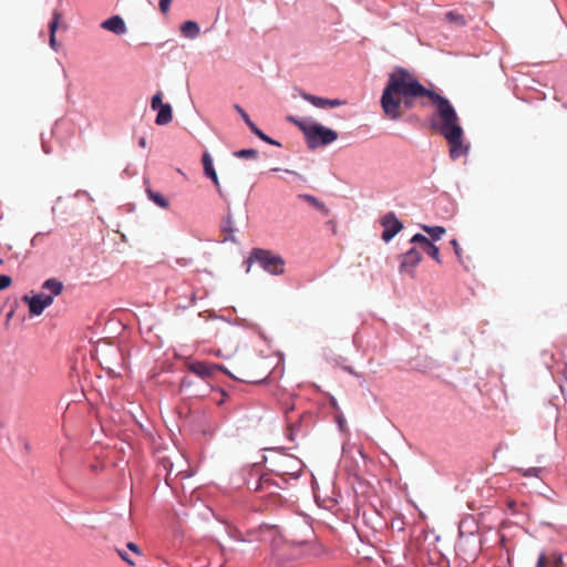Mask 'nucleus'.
<instances>
[{
	"label": "nucleus",
	"instance_id": "nucleus-3",
	"mask_svg": "<svg viewBox=\"0 0 567 567\" xmlns=\"http://www.w3.org/2000/svg\"><path fill=\"white\" fill-rule=\"evenodd\" d=\"M288 121L292 122L303 133L307 145L310 150L333 143L338 138V133L318 123H308L289 116Z\"/></svg>",
	"mask_w": 567,
	"mask_h": 567
},
{
	"label": "nucleus",
	"instance_id": "nucleus-32",
	"mask_svg": "<svg viewBox=\"0 0 567 567\" xmlns=\"http://www.w3.org/2000/svg\"><path fill=\"white\" fill-rule=\"evenodd\" d=\"M127 548H128L131 551H133V553H135V554H137V555H141V554H142V553H141V550H140V548H138V546H137L135 543H132V542L127 543Z\"/></svg>",
	"mask_w": 567,
	"mask_h": 567
},
{
	"label": "nucleus",
	"instance_id": "nucleus-29",
	"mask_svg": "<svg viewBox=\"0 0 567 567\" xmlns=\"http://www.w3.org/2000/svg\"><path fill=\"white\" fill-rule=\"evenodd\" d=\"M451 245H452V247H453V249H454V252H455V255H456L457 259H458L460 261H462V249H461V247H460V244L457 243V240H456V239H452V240H451Z\"/></svg>",
	"mask_w": 567,
	"mask_h": 567
},
{
	"label": "nucleus",
	"instance_id": "nucleus-35",
	"mask_svg": "<svg viewBox=\"0 0 567 567\" xmlns=\"http://www.w3.org/2000/svg\"><path fill=\"white\" fill-rule=\"evenodd\" d=\"M24 449L30 452L31 451V444L30 443H25L24 444Z\"/></svg>",
	"mask_w": 567,
	"mask_h": 567
},
{
	"label": "nucleus",
	"instance_id": "nucleus-14",
	"mask_svg": "<svg viewBox=\"0 0 567 567\" xmlns=\"http://www.w3.org/2000/svg\"><path fill=\"white\" fill-rule=\"evenodd\" d=\"M101 27L115 34H123L126 32L124 20L120 16H114L102 22Z\"/></svg>",
	"mask_w": 567,
	"mask_h": 567
},
{
	"label": "nucleus",
	"instance_id": "nucleus-30",
	"mask_svg": "<svg viewBox=\"0 0 567 567\" xmlns=\"http://www.w3.org/2000/svg\"><path fill=\"white\" fill-rule=\"evenodd\" d=\"M172 0H159V9L163 13H166L169 10Z\"/></svg>",
	"mask_w": 567,
	"mask_h": 567
},
{
	"label": "nucleus",
	"instance_id": "nucleus-37",
	"mask_svg": "<svg viewBox=\"0 0 567 567\" xmlns=\"http://www.w3.org/2000/svg\"><path fill=\"white\" fill-rule=\"evenodd\" d=\"M2 262V260L0 259V264Z\"/></svg>",
	"mask_w": 567,
	"mask_h": 567
},
{
	"label": "nucleus",
	"instance_id": "nucleus-11",
	"mask_svg": "<svg viewBox=\"0 0 567 567\" xmlns=\"http://www.w3.org/2000/svg\"><path fill=\"white\" fill-rule=\"evenodd\" d=\"M202 162H203V167H204L205 175L208 178L212 179V182L214 183L218 194L220 196H223V192H221V188H220L219 179H218L217 173H216V171L214 169V166H213V159H212L210 155L207 152H205L203 154Z\"/></svg>",
	"mask_w": 567,
	"mask_h": 567
},
{
	"label": "nucleus",
	"instance_id": "nucleus-15",
	"mask_svg": "<svg viewBox=\"0 0 567 567\" xmlns=\"http://www.w3.org/2000/svg\"><path fill=\"white\" fill-rule=\"evenodd\" d=\"M537 567H563V557L558 553L549 556L540 554L537 560Z\"/></svg>",
	"mask_w": 567,
	"mask_h": 567
},
{
	"label": "nucleus",
	"instance_id": "nucleus-31",
	"mask_svg": "<svg viewBox=\"0 0 567 567\" xmlns=\"http://www.w3.org/2000/svg\"><path fill=\"white\" fill-rule=\"evenodd\" d=\"M117 553H118L120 557L124 561H126L128 565H131V566L135 565V563L132 559H130V557L127 556V554L125 551L117 549Z\"/></svg>",
	"mask_w": 567,
	"mask_h": 567
},
{
	"label": "nucleus",
	"instance_id": "nucleus-23",
	"mask_svg": "<svg viewBox=\"0 0 567 567\" xmlns=\"http://www.w3.org/2000/svg\"><path fill=\"white\" fill-rule=\"evenodd\" d=\"M255 135H257L261 141L268 143V144H271V145H276V146H280V143L272 140L271 137H269L268 135H266L261 130H259L257 127V125H255L251 130H250Z\"/></svg>",
	"mask_w": 567,
	"mask_h": 567
},
{
	"label": "nucleus",
	"instance_id": "nucleus-19",
	"mask_svg": "<svg viewBox=\"0 0 567 567\" xmlns=\"http://www.w3.org/2000/svg\"><path fill=\"white\" fill-rule=\"evenodd\" d=\"M444 19L446 22H449L450 24H453L457 28H464L467 25V19L465 18V16L460 13L456 10L447 11L444 14Z\"/></svg>",
	"mask_w": 567,
	"mask_h": 567
},
{
	"label": "nucleus",
	"instance_id": "nucleus-18",
	"mask_svg": "<svg viewBox=\"0 0 567 567\" xmlns=\"http://www.w3.org/2000/svg\"><path fill=\"white\" fill-rule=\"evenodd\" d=\"M298 198L301 200L307 202L309 205H311L313 208L319 210L323 216H328L330 210L324 205V203L320 202L317 197L309 195V194H299Z\"/></svg>",
	"mask_w": 567,
	"mask_h": 567
},
{
	"label": "nucleus",
	"instance_id": "nucleus-26",
	"mask_svg": "<svg viewBox=\"0 0 567 567\" xmlns=\"http://www.w3.org/2000/svg\"><path fill=\"white\" fill-rule=\"evenodd\" d=\"M257 151L254 148H247V150H240L235 153L237 157L241 158H256L257 157Z\"/></svg>",
	"mask_w": 567,
	"mask_h": 567
},
{
	"label": "nucleus",
	"instance_id": "nucleus-28",
	"mask_svg": "<svg viewBox=\"0 0 567 567\" xmlns=\"http://www.w3.org/2000/svg\"><path fill=\"white\" fill-rule=\"evenodd\" d=\"M12 279L8 275H0V290L7 289L10 287Z\"/></svg>",
	"mask_w": 567,
	"mask_h": 567
},
{
	"label": "nucleus",
	"instance_id": "nucleus-24",
	"mask_svg": "<svg viewBox=\"0 0 567 567\" xmlns=\"http://www.w3.org/2000/svg\"><path fill=\"white\" fill-rule=\"evenodd\" d=\"M234 109L237 111V113L241 116V118L245 121L247 126L251 130L256 124L250 120L247 112L238 104L234 105Z\"/></svg>",
	"mask_w": 567,
	"mask_h": 567
},
{
	"label": "nucleus",
	"instance_id": "nucleus-36",
	"mask_svg": "<svg viewBox=\"0 0 567 567\" xmlns=\"http://www.w3.org/2000/svg\"><path fill=\"white\" fill-rule=\"evenodd\" d=\"M219 547H220L221 553H224L225 547L223 545H220V544H219Z\"/></svg>",
	"mask_w": 567,
	"mask_h": 567
},
{
	"label": "nucleus",
	"instance_id": "nucleus-9",
	"mask_svg": "<svg viewBox=\"0 0 567 567\" xmlns=\"http://www.w3.org/2000/svg\"><path fill=\"white\" fill-rule=\"evenodd\" d=\"M411 243L419 245L420 249L431 256L436 262H442L439 247L432 244L424 235L415 234L411 238Z\"/></svg>",
	"mask_w": 567,
	"mask_h": 567
},
{
	"label": "nucleus",
	"instance_id": "nucleus-8",
	"mask_svg": "<svg viewBox=\"0 0 567 567\" xmlns=\"http://www.w3.org/2000/svg\"><path fill=\"white\" fill-rule=\"evenodd\" d=\"M381 225L384 230L382 233V239L390 241L403 228V224L396 218L393 213H388L381 218Z\"/></svg>",
	"mask_w": 567,
	"mask_h": 567
},
{
	"label": "nucleus",
	"instance_id": "nucleus-33",
	"mask_svg": "<svg viewBox=\"0 0 567 567\" xmlns=\"http://www.w3.org/2000/svg\"><path fill=\"white\" fill-rule=\"evenodd\" d=\"M138 145H140L141 147H145V146H146V138H145V137H141V138L138 140Z\"/></svg>",
	"mask_w": 567,
	"mask_h": 567
},
{
	"label": "nucleus",
	"instance_id": "nucleus-22",
	"mask_svg": "<svg viewBox=\"0 0 567 567\" xmlns=\"http://www.w3.org/2000/svg\"><path fill=\"white\" fill-rule=\"evenodd\" d=\"M422 229L430 235L433 240H439L444 234L445 228L442 226H426L422 225Z\"/></svg>",
	"mask_w": 567,
	"mask_h": 567
},
{
	"label": "nucleus",
	"instance_id": "nucleus-27",
	"mask_svg": "<svg viewBox=\"0 0 567 567\" xmlns=\"http://www.w3.org/2000/svg\"><path fill=\"white\" fill-rule=\"evenodd\" d=\"M299 429L298 424H290L287 429V436L290 441H295L297 436V431Z\"/></svg>",
	"mask_w": 567,
	"mask_h": 567
},
{
	"label": "nucleus",
	"instance_id": "nucleus-4",
	"mask_svg": "<svg viewBox=\"0 0 567 567\" xmlns=\"http://www.w3.org/2000/svg\"><path fill=\"white\" fill-rule=\"evenodd\" d=\"M248 261L258 262L262 269L271 275H281L285 270V261L279 255L260 248L252 249Z\"/></svg>",
	"mask_w": 567,
	"mask_h": 567
},
{
	"label": "nucleus",
	"instance_id": "nucleus-10",
	"mask_svg": "<svg viewBox=\"0 0 567 567\" xmlns=\"http://www.w3.org/2000/svg\"><path fill=\"white\" fill-rule=\"evenodd\" d=\"M422 259L421 251L416 247H412L401 256L400 271L412 274L413 269Z\"/></svg>",
	"mask_w": 567,
	"mask_h": 567
},
{
	"label": "nucleus",
	"instance_id": "nucleus-6",
	"mask_svg": "<svg viewBox=\"0 0 567 567\" xmlns=\"http://www.w3.org/2000/svg\"><path fill=\"white\" fill-rule=\"evenodd\" d=\"M301 468H302L301 461L293 455H289V454L281 455L275 462V471L280 476H285V475L296 476L300 473Z\"/></svg>",
	"mask_w": 567,
	"mask_h": 567
},
{
	"label": "nucleus",
	"instance_id": "nucleus-20",
	"mask_svg": "<svg viewBox=\"0 0 567 567\" xmlns=\"http://www.w3.org/2000/svg\"><path fill=\"white\" fill-rule=\"evenodd\" d=\"M181 32L185 38L195 39L199 35V27L195 21H186L181 25Z\"/></svg>",
	"mask_w": 567,
	"mask_h": 567
},
{
	"label": "nucleus",
	"instance_id": "nucleus-17",
	"mask_svg": "<svg viewBox=\"0 0 567 567\" xmlns=\"http://www.w3.org/2000/svg\"><path fill=\"white\" fill-rule=\"evenodd\" d=\"M173 120V110L168 103H165L157 110V115L155 118V123L157 125H166L171 123Z\"/></svg>",
	"mask_w": 567,
	"mask_h": 567
},
{
	"label": "nucleus",
	"instance_id": "nucleus-13",
	"mask_svg": "<svg viewBox=\"0 0 567 567\" xmlns=\"http://www.w3.org/2000/svg\"><path fill=\"white\" fill-rule=\"evenodd\" d=\"M254 492H267L275 494L277 484L271 480L268 474L260 475L252 486H249Z\"/></svg>",
	"mask_w": 567,
	"mask_h": 567
},
{
	"label": "nucleus",
	"instance_id": "nucleus-1",
	"mask_svg": "<svg viewBox=\"0 0 567 567\" xmlns=\"http://www.w3.org/2000/svg\"><path fill=\"white\" fill-rule=\"evenodd\" d=\"M380 102L385 116L393 121L401 118L406 110L432 103L439 120L433 118L432 127L446 140L451 158L455 161L467 155L470 145L464 142V131L451 102L423 86L410 71L396 68L390 73Z\"/></svg>",
	"mask_w": 567,
	"mask_h": 567
},
{
	"label": "nucleus",
	"instance_id": "nucleus-2",
	"mask_svg": "<svg viewBox=\"0 0 567 567\" xmlns=\"http://www.w3.org/2000/svg\"><path fill=\"white\" fill-rule=\"evenodd\" d=\"M247 367H237L236 374L227 371L224 367L216 363H208L203 361H195L188 364V370L202 379L212 378L217 371H223L230 375L233 379L246 383H259L267 378L265 373H256L251 368H255L259 362L250 358L247 360Z\"/></svg>",
	"mask_w": 567,
	"mask_h": 567
},
{
	"label": "nucleus",
	"instance_id": "nucleus-16",
	"mask_svg": "<svg viewBox=\"0 0 567 567\" xmlns=\"http://www.w3.org/2000/svg\"><path fill=\"white\" fill-rule=\"evenodd\" d=\"M60 20H61V13H59L58 11H54L53 18L49 24V43H50V47L54 51H56L59 49V43L56 42L55 32L59 27Z\"/></svg>",
	"mask_w": 567,
	"mask_h": 567
},
{
	"label": "nucleus",
	"instance_id": "nucleus-25",
	"mask_svg": "<svg viewBox=\"0 0 567 567\" xmlns=\"http://www.w3.org/2000/svg\"><path fill=\"white\" fill-rule=\"evenodd\" d=\"M165 103H163V93L158 91L151 101V107L154 111H157L161 106H163Z\"/></svg>",
	"mask_w": 567,
	"mask_h": 567
},
{
	"label": "nucleus",
	"instance_id": "nucleus-12",
	"mask_svg": "<svg viewBox=\"0 0 567 567\" xmlns=\"http://www.w3.org/2000/svg\"><path fill=\"white\" fill-rule=\"evenodd\" d=\"M302 97L306 101L310 102L313 106L320 107V109L337 107V106L344 104L343 101L338 100V99L330 100V99H324V97L316 96V95L308 94V93H303Z\"/></svg>",
	"mask_w": 567,
	"mask_h": 567
},
{
	"label": "nucleus",
	"instance_id": "nucleus-21",
	"mask_svg": "<svg viewBox=\"0 0 567 567\" xmlns=\"http://www.w3.org/2000/svg\"><path fill=\"white\" fill-rule=\"evenodd\" d=\"M146 194L148 198L155 203L157 206L162 208H167L169 203L168 200L158 192L153 190L151 187L146 188Z\"/></svg>",
	"mask_w": 567,
	"mask_h": 567
},
{
	"label": "nucleus",
	"instance_id": "nucleus-34",
	"mask_svg": "<svg viewBox=\"0 0 567 567\" xmlns=\"http://www.w3.org/2000/svg\"><path fill=\"white\" fill-rule=\"evenodd\" d=\"M537 472V468H530L528 470L524 475L528 476Z\"/></svg>",
	"mask_w": 567,
	"mask_h": 567
},
{
	"label": "nucleus",
	"instance_id": "nucleus-7",
	"mask_svg": "<svg viewBox=\"0 0 567 567\" xmlns=\"http://www.w3.org/2000/svg\"><path fill=\"white\" fill-rule=\"evenodd\" d=\"M27 307L29 318H32L35 315V293L32 291L29 295H24L20 300L14 301V306L11 307L10 311L7 313V323L14 315H20Z\"/></svg>",
	"mask_w": 567,
	"mask_h": 567
},
{
	"label": "nucleus",
	"instance_id": "nucleus-5",
	"mask_svg": "<svg viewBox=\"0 0 567 567\" xmlns=\"http://www.w3.org/2000/svg\"><path fill=\"white\" fill-rule=\"evenodd\" d=\"M63 290V285L58 279H48L38 293V316L49 306L52 305L54 297L59 296Z\"/></svg>",
	"mask_w": 567,
	"mask_h": 567
}]
</instances>
